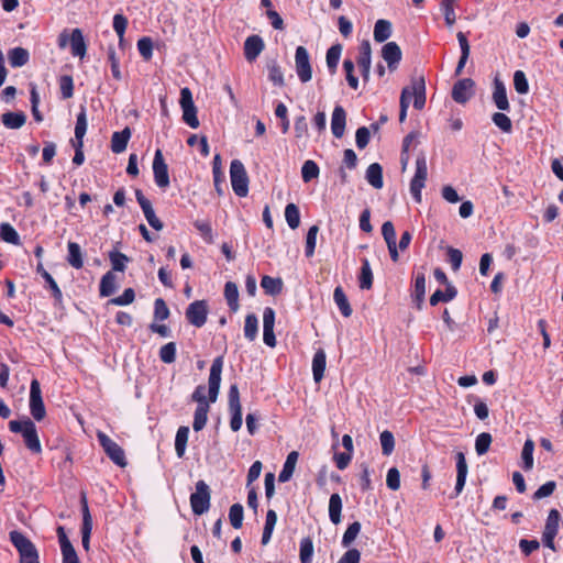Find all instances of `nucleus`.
I'll return each instance as SVG.
<instances>
[{
	"instance_id": "obj_1",
	"label": "nucleus",
	"mask_w": 563,
	"mask_h": 563,
	"mask_svg": "<svg viewBox=\"0 0 563 563\" xmlns=\"http://www.w3.org/2000/svg\"><path fill=\"white\" fill-rule=\"evenodd\" d=\"M223 367V357L218 356L213 360L210 374L208 379V398L206 399V387L203 385H199L196 387L195 391L191 395V399L198 404V406L209 405V402L213 404L218 399L220 384H221V373Z\"/></svg>"
},
{
	"instance_id": "obj_2",
	"label": "nucleus",
	"mask_w": 563,
	"mask_h": 563,
	"mask_svg": "<svg viewBox=\"0 0 563 563\" xmlns=\"http://www.w3.org/2000/svg\"><path fill=\"white\" fill-rule=\"evenodd\" d=\"M9 538L19 553V563H35V545L22 532L12 530Z\"/></svg>"
},
{
	"instance_id": "obj_3",
	"label": "nucleus",
	"mask_w": 563,
	"mask_h": 563,
	"mask_svg": "<svg viewBox=\"0 0 563 563\" xmlns=\"http://www.w3.org/2000/svg\"><path fill=\"white\" fill-rule=\"evenodd\" d=\"M230 178L234 194L239 197H245L249 194V176L243 163L233 159L230 165Z\"/></svg>"
},
{
	"instance_id": "obj_4",
	"label": "nucleus",
	"mask_w": 563,
	"mask_h": 563,
	"mask_svg": "<svg viewBox=\"0 0 563 563\" xmlns=\"http://www.w3.org/2000/svg\"><path fill=\"white\" fill-rule=\"evenodd\" d=\"M9 429L13 433H20L24 438L26 446L35 451V424L29 417H21L9 422Z\"/></svg>"
},
{
	"instance_id": "obj_5",
	"label": "nucleus",
	"mask_w": 563,
	"mask_h": 563,
	"mask_svg": "<svg viewBox=\"0 0 563 563\" xmlns=\"http://www.w3.org/2000/svg\"><path fill=\"white\" fill-rule=\"evenodd\" d=\"M211 493L203 481L196 483V492L190 496V506L195 515H202L209 510Z\"/></svg>"
},
{
	"instance_id": "obj_6",
	"label": "nucleus",
	"mask_w": 563,
	"mask_h": 563,
	"mask_svg": "<svg viewBox=\"0 0 563 563\" xmlns=\"http://www.w3.org/2000/svg\"><path fill=\"white\" fill-rule=\"evenodd\" d=\"M427 176V159L424 154H420L416 159V173L410 181V192L418 203L421 202V190L426 185Z\"/></svg>"
},
{
	"instance_id": "obj_7",
	"label": "nucleus",
	"mask_w": 563,
	"mask_h": 563,
	"mask_svg": "<svg viewBox=\"0 0 563 563\" xmlns=\"http://www.w3.org/2000/svg\"><path fill=\"white\" fill-rule=\"evenodd\" d=\"M97 438L109 459L120 467H124L126 459L123 449L102 431L97 432Z\"/></svg>"
},
{
	"instance_id": "obj_8",
	"label": "nucleus",
	"mask_w": 563,
	"mask_h": 563,
	"mask_svg": "<svg viewBox=\"0 0 563 563\" xmlns=\"http://www.w3.org/2000/svg\"><path fill=\"white\" fill-rule=\"evenodd\" d=\"M179 103L183 110V120L185 123L192 129H197L199 126L197 108L192 100V93L188 87H185L180 90Z\"/></svg>"
},
{
	"instance_id": "obj_9",
	"label": "nucleus",
	"mask_w": 563,
	"mask_h": 563,
	"mask_svg": "<svg viewBox=\"0 0 563 563\" xmlns=\"http://www.w3.org/2000/svg\"><path fill=\"white\" fill-rule=\"evenodd\" d=\"M229 410L231 412L230 427L236 432L242 427V406L240 402V393L238 386L231 385L228 394Z\"/></svg>"
},
{
	"instance_id": "obj_10",
	"label": "nucleus",
	"mask_w": 563,
	"mask_h": 563,
	"mask_svg": "<svg viewBox=\"0 0 563 563\" xmlns=\"http://www.w3.org/2000/svg\"><path fill=\"white\" fill-rule=\"evenodd\" d=\"M560 520H561L560 512L556 509H551L549 511V515H548V518L545 521V526H544V530L542 533L543 544L553 551H555L554 539L559 531Z\"/></svg>"
},
{
	"instance_id": "obj_11",
	"label": "nucleus",
	"mask_w": 563,
	"mask_h": 563,
	"mask_svg": "<svg viewBox=\"0 0 563 563\" xmlns=\"http://www.w3.org/2000/svg\"><path fill=\"white\" fill-rule=\"evenodd\" d=\"M296 71L301 82H308L312 78V69L309 54L306 47L298 46L295 54Z\"/></svg>"
},
{
	"instance_id": "obj_12",
	"label": "nucleus",
	"mask_w": 563,
	"mask_h": 563,
	"mask_svg": "<svg viewBox=\"0 0 563 563\" xmlns=\"http://www.w3.org/2000/svg\"><path fill=\"white\" fill-rule=\"evenodd\" d=\"M208 316V305L206 300H196L191 302L186 310L188 322L197 328H201Z\"/></svg>"
},
{
	"instance_id": "obj_13",
	"label": "nucleus",
	"mask_w": 563,
	"mask_h": 563,
	"mask_svg": "<svg viewBox=\"0 0 563 563\" xmlns=\"http://www.w3.org/2000/svg\"><path fill=\"white\" fill-rule=\"evenodd\" d=\"M153 174L155 184L165 189L169 186L168 167L164 161V156L161 150H156L153 159Z\"/></svg>"
},
{
	"instance_id": "obj_14",
	"label": "nucleus",
	"mask_w": 563,
	"mask_h": 563,
	"mask_svg": "<svg viewBox=\"0 0 563 563\" xmlns=\"http://www.w3.org/2000/svg\"><path fill=\"white\" fill-rule=\"evenodd\" d=\"M135 197L148 224L156 231L163 230V222L156 217L151 201L143 195L142 190L136 189Z\"/></svg>"
},
{
	"instance_id": "obj_15",
	"label": "nucleus",
	"mask_w": 563,
	"mask_h": 563,
	"mask_svg": "<svg viewBox=\"0 0 563 563\" xmlns=\"http://www.w3.org/2000/svg\"><path fill=\"white\" fill-rule=\"evenodd\" d=\"M474 81L471 78H464L454 84L452 98L457 103L467 102L474 95Z\"/></svg>"
},
{
	"instance_id": "obj_16",
	"label": "nucleus",
	"mask_w": 563,
	"mask_h": 563,
	"mask_svg": "<svg viewBox=\"0 0 563 563\" xmlns=\"http://www.w3.org/2000/svg\"><path fill=\"white\" fill-rule=\"evenodd\" d=\"M81 506H82V526H81V543L82 548L88 551L90 544V536L92 531V518L88 508V503L86 495L81 496Z\"/></svg>"
},
{
	"instance_id": "obj_17",
	"label": "nucleus",
	"mask_w": 563,
	"mask_h": 563,
	"mask_svg": "<svg viewBox=\"0 0 563 563\" xmlns=\"http://www.w3.org/2000/svg\"><path fill=\"white\" fill-rule=\"evenodd\" d=\"M357 65L361 68L362 77L367 80L371 73L372 47L367 40H364L358 47Z\"/></svg>"
},
{
	"instance_id": "obj_18",
	"label": "nucleus",
	"mask_w": 563,
	"mask_h": 563,
	"mask_svg": "<svg viewBox=\"0 0 563 563\" xmlns=\"http://www.w3.org/2000/svg\"><path fill=\"white\" fill-rule=\"evenodd\" d=\"M401 56V49L396 42H388L382 48V57L387 63V66L391 71L398 67Z\"/></svg>"
},
{
	"instance_id": "obj_19",
	"label": "nucleus",
	"mask_w": 563,
	"mask_h": 563,
	"mask_svg": "<svg viewBox=\"0 0 563 563\" xmlns=\"http://www.w3.org/2000/svg\"><path fill=\"white\" fill-rule=\"evenodd\" d=\"M57 532L63 555V563H79L78 555L69 539L67 538L64 528L59 527Z\"/></svg>"
},
{
	"instance_id": "obj_20",
	"label": "nucleus",
	"mask_w": 563,
	"mask_h": 563,
	"mask_svg": "<svg viewBox=\"0 0 563 563\" xmlns=\"http://www.w3.org/2000/svg\"><path fill=\"white\" fill-rule=\"evenodd\" d=\"M265 47L264 41L258 35H251L244 42V56L249 62L255 60Z\"/></svg>"
},
{
	"instance_id": "obj_21",
	"label": "nucleus",
	"mask_w": 563,
	"mask_h": 563,
	"mask_svg": "<svg viewBox=\"0 0 563 563\" xmlns=\"http://www.w3.org/2000/svg\"><path fill=\"white\" fill-rule=\"evenodd\" d=\"M410 92L413 98V107L421 110L426 104V82L422 76L412 78Z\"/></svg>"
},
{
	"instance_id": "obj_22",
	"label": "nucleus",
	"mask_w": 563,
	"mask_h": 563,
	"mask_svg": "<svg viewBox=\"0 0 563 563\" xmlns=\"http://www.w3.org/2000/svg\"><path fill=\"white\" fill-rule=\"evenodd\" d=\"M346 113L341 106H336L332 112L331 118V130L335 137L340 139L343 136L345 131Z\"/></svg>"
},
{
	"instance_id": "obj_23",
	"label": "nucleus",
	"mask_w": 563,
	"mask_h": 563,
	"mask_svg": "<svg viewBox=\"0 0 563 563\" xmlns=\"http://www.w3.org/2000/svg\"><path fill=\"white\" fill-rule=\"evenodd\" d=\"M468 467L464 456V453L459 452L456 454V484H455V496L460 495L465 486Z\"/></svg>"
},
{
	"instance_id": "obj_24",
	"label": "nucleus",
	"mask_w": 563,
	"mask_h": 563,
	"mask_svg": "<svg viewBox=\"0 0 563 563\" xmlns=\"http://www.w3.org/2000/svg\"><path fill=\"white\" fill-rule=\"evenodd\" d=\"M130 137L131 130L129 128H124L120 132H114L111 137V151L115 154L124 152Z\"/></svg>"
},
{
	"instance_id": "obj_25",
	"label": "nucleus",
	"mask_w": 563,
	"mask_h": 563,
	"mask_svg": "<svg viewBox=\"0 0 563 563\" xmlns=\"http://www.w3.org/2000/svg\"><path fill=\"white\" fill-rule=\"evenodd\" d=\"M494 84H495L494 92H493L494 103L501 111L509 110L510 106L508 102L507 92H506V88H505L504 84L498 79H495Z\"/></svg>"
},
{
	"instance_id": "obj_26",
	"label": "nucleus",
	"mask_w": 563,
	"mask_h": 563,
	"mask_svg": "<svg viewBox=\"0 0 563 563\" xmlns=\"http://www.w3.org/2000/svg\"><path fill=\"white\" fill-rule=\"evenodd\" d=\"M298 456H299V454L297 451H291L287 455V459L284 463L283 470L280 471V473L278 475V481L280 483H286L291 478L295 467H296V464H297V461H298Z\"/></svg>"
},
{
	"instance_id": "obj_27",
	"label": "nucleus",
	"mask_w": 563,
	"mask_h": 563,
	"mask_svg": "<svg viewBox=\"0 0 563 563\" xmlns=\"http://www.w3.org/2000/svg\"><path fill=\"white\" fill-rule=\"evenodd\" d=\"M365 178L375 189L383 188V168L378 163L371 164L366 169Z\"/></svg>"
},
{
	"instance_id": "obj_28",
	"label": "nucleus",
	"mask_w": 563,
	"mask_h": 563,
	"mask_svg": "<svg viewBox=\"0 0 563 563\" xmlns=\"http://www.w3.org/2000/svg\"><path fill=\"white\" fill-rule=\"evenodd\" d=\"M325 353L323 350H318L312 360V374L316 383H320L324 375L325 363H327Z\"/></svg>"
},
{
	"instance_id": "obj_29",
	"label": "nucleus",
	"mask_w": 563,
	"mask_h": 563,
	"mask_svg": "<svg viewBox=\"0 0 563 563\" xmlns=\"http://www.w3.org/2000/svg\"><path fill=\"white\" fill-rule=\"evenodd\" d=\"M1 121L8 129H20L25 124L26 117L22 111L5 112L1 115Z\"/></svg>"
},
{
	"instance_id": "obj_30",
	"label": "nucleus",
	"mask_w": 563,
	"mask_h": 563,
	"mask_svg": "<svg viewBox=\"0 0 563 563\" xmlns=\"http://www.w3.org/2000/svg\"><path fill=\"white\" fill-rule=\"evenodd\" d=\"M342 498L339 494H332L329 499V518L333 525L341 522Z\"/></svg>"
},
{
	"instance_id": "obj_31",
	"label": "nucleus",
	"mask_w": 563,
	"mask_h": 563,
	"mask_svg": "<svg viewBox=\"0 0 563 563\" xmlns=\"http://www.w3.org/2000/svg\"><path fill=\"white\" fill-rule=\"evenodd\" d=\"M374 40L378 43H383L388 40L391 35V23L388 20L379 19L376 21L374 26Z\"/></svg>"
},
{
	"instance_id": "obj_32",
	"label": "nucleus",
	"mask_w": 563,
	"mask_h": 563,
	"mask_svg": "<svg viewBox=\"0 0 563 563\" xmlns=\"http://www.w3.org/2000/svg\"><path fill=\"white\" fill-rule=\"evenodd\" d=\"M224 297L231 311L236 312L239 310V289L236 284L228 282L224 285Z\"/></svg>"
},
{
	"instance_id": "obj_33",
	"label": "nucleus",
	"mask_w": 563,
	"mask_h": 563,
	"mask_svg": "<svg viewBox=\"0 0 563 563\" xmlns=\"http://www.w3.org/2000/svg\"><path fill=\"white\" fill-rule=\"evenodd\" d=\"M457 41L461 47V57L455 69V75H460L462 73L470 56V44L463 32L457 33Z\"/></svg>"
},
{
	"instance_id": "obj_34",
	"label": "nucleus",
	"mask_w": 563,
	"mask_h": 563,
	"mask_svg": "<svg viewBox=\"0 0 563 563\" xmlns=\"http://www.w3.org/2000/svg\"><path fill=\"white\" fill-rule=\"evenodd\" d=\"M29 52L23 47H14L8 52L9 63L12 67H22L29 62Z\"/></svg>"
},
{
	"instance_id": "obj_35",
	"label": "nucleus",
	"mask_w": 563,
	"mask_h": 563,
	"mask_svg": "<svg viewBox=\"0 0 563 563\" xmlns=\"http://www.w3.org/2000/svg\"><path fill=\"white\" fill-rule=\"evenodd\" d=\"M456 294H457L456 288L453 285L448 284V287L445 288L444 291L438 289L432 294V296L430 297V305L437 306L441 301L448 302V301L454 299Z\"/></svg>"
},
{
	"instance_id": "obj_36",
	"label": "nucleus",
	"mask_w": 563,
	"mask_h": 563,
	"mask_svg": "<svg viewBox=\"0 0 563 563\" xmlns=\"http://www.w3.org/2000/svg\"><path fill=\"white\" fill-rule=\"evenodd\" d=\"M333 299L340 309L341 313L347 318L352 314V308L341 286H338L333 291Z\"/></svg>"
},
{
	"instance_id": "obj_37",
	"label": "nucleus",
	"mask_w": 563,
	"mask_h": 563,
	"mask_svg": "<svg viewBox=\"0 0 563 563\" xmlns=\"http://www.w3.org/2000/svg\"><path fill=\"white\" fill-rule=\"evenodd\" d=\"M189 435V428L186 426H181L178 428L176 438H175V451L178 457H183L186 452L187 442Z\"/></svg>"
},
{
	"instance_id": "obj_38",
	"label": "nucleus",
	"mask_w": 563,
	"mask_h": 563,
	"mask_svg": "<svg viewBox=\"0 0 563 563\" xmlns=\"http://www.w3.org/2000/svg\"><path fill=\"white\" fill-rule=\"evenodd\" d=\"M70 47L74 56L82 57L86 54V44L79 29H75L71 33Z\"/></svg>"
},
{
	"instance_id": "obj_39",
	"label": "nucleus",
	"mask_w": 563,
	"mask_h": 563,
	"mask_svg": "<svg viewBox=\"0 0 563 563\" xmlns=\"http://www.w3.org/2000/svg\"><path fill=\"white\" fill-rule=\"evenodd\" d=\"M68 256L67 261L70 266L76 269H79L84 265L82 254L80 246L76 242H68Z\"/></svg>"
},
{
	"instance_id": "obj_40",
	"label": "nucleus",
	"mask_w": 563,
	"mask_h": 563,
	"mask_svg": "<svg viewBox=\"0 0 563 563\" xmlns=\"http://www.w3.org/2000/svg\"><path fill=\"white\" fill-rule=\"evenodd\" d=\"M87 115L86 109L81 107L80 112L77 114L76 125H75V139L71 142L84 143V136L87 132Z\"/></svg>"
},
{
	"instance_id": "obj_41",
	"label": "nucleus",
	"mask_w": 563,
	"mask_h": 563,
	"mask_svg": "<svg viewBox=\"0 0 563 563\" xmlns=\"http://www.w3.org/2000/svg\"><path fill=\"white\" fill-rule=\"evenodd\" d=\"M276 522L277 514L275 510L269 509L266 514V521L262 534V544L266 545L271 541Z\"/></svg>"
},
{
	"instance_id": "obj_42",
	"label": "nucleus",
	"mask_w": 563,
	"mask_h": 563,
	"mask_svg": "<svg viewBox=\"0 0 563 563\" xmlns=\"http://www.w3.org/2000/svg\"><path fill=\"white\" fill-rule=\"evenodd\" d=\"M261 286L264 291L268 295H278L283 290V280L280 278H274L271 276H263Z\"/></svg>"
},
{
	"instance_id": "obj_43",
	"label": "nucleus",
	"mask_w": 563,
	"mask_h": 563,
	"mask_svg": "<svg viewBox=\"0 0 563 563\" xmlns=\"http://www.w3.org/2000/svg\"><path fill=\"white\" fill-rule=\"evenodd\" d=\"M533 451L534 442L531 439H527L521 451L522 467L525 471L533 468Z\"/></svg>"
},
{
	"instance_id": "obj_44",
	"label": "nucleus",
	"mask_w": 563,
	"mask_h": 563,
	"mask_svg": "<svg viewBox=\"0 0 563 563\" xmlns=\"http://www.w3.org/2000/svg\"><path fill=\"white\" fill-rule=\"evenodd\" d=\"M373 286V272L367 258L362 260V267L360 274V288L371 289Z\"/></svg>"
},
{
	"instance_id": "obj_45",
	"label": "nucleus",
	"mask_w": 563,
	"mask_h": 563,
	"mask_svg": "<svg viewBox=\"0 0 563 563\" xmlns=\"http://www.w3.org/2000/svg\"><path fill=\"white\" fill-rule=\"evenodd\" d=\"M208 412L209 405L197 406L192 422V428L195 431H200L206 427L208 421Z\"/></svg>"
},
{
	"instance_id": "obj_46",
	"label": "nucleus",
	"mask_w": 563,
	"mask_h": 563,
	"mask_svg": "<svg viewBox=\"0 0 563 563\" xmlns=\"http://www.w3.org/2000/svg\"><path fill=\"white\" fill-rule=\"evenodd\" d=\"M212 174L216 190L219 195H222V183L224 181V174L221 169V157L219 154H217L213 158Z\"/></svg>"
},
{
	"instance_id": "obj_47",
	"label": "nucleus",
	"mask_w": 563,
	"mask_h": 563,
	"mask_svg": "<svg viewBox=\"0 0 563 563\" xmlns=\"http://www.w3.org/2000/svg\"><path fill=\"white\" fill-rule=\"evenodd\" d=\"M258 332V319L255 314L250 313L245 317L244 336L249 341H254Z\"/></svg>"
},
{
	"instance_id": "obj_48",
	"label": "nucleus",
	"mask_w": 563,
	"mask_h": 563,
	"mask_svg": "<svg viewBox=\"0 0 563 563\" xmlns=\"http://www.w3.org/2000/svg\"><path fill=\"white\" fill-rule=\"evenodd\" d=\"M37 272H41L42 277L45 279L47 288L51 290L52 296L57 302L62 301L63 294L59 289L55 279L48 274L45 269H43L40 265H37Z\"/></svg>"
},
{
	"instance_id": "obj_49",
	"label": "nucleus",
	"mask_w": 563,
	"mask_h": 563,
	"mask_svg": "<svg viewBox=\"0 0 563 563\" xmlns=\"http://www.w3.org/2000/svg\"><path fill=\"white\" fill-rule=\"evenodd\" d=\"M115 291V276L113 273H106L100 282V296L109 297Z\"/></svg>"
},
{
	"instance_id": "obj_50",
	"label": "nucleus",
	"mask_w": 563,
	"mask_h": 563,
	"mask_svg": "<svg viewBox=\"0 0 563 563\" xmlns=\"http://www.w3.org/2000/svg\"><path fill=\"white\" fill-rule=\"evenodd\" d=\"M0 239L7 243H11L14 245H18L20 243V238L15 229L7 223L3 222L0 225Z\"/></svg>"
},
{
	"instance_id": "obj_51",
	"label": "nucleus",
	"mask_w": 563,
	"mask_h": 563,
	"mask_svg": "<svg viewBox=\"0 0 563 563\" xmlns=\"http://www.w3.org/2000/svg\"><path fill=\"white\" fill-rule=\"evenodd\" d=\"M285 219L290 229L295 230L300 224V212L295 203H288L285 208Z\"/></svg>"
},
{
	"instance_id": "obj_52",
	"label": "nucleus",
	"mask_w": 563,
	"mask_h": 563,
	"mask_svg": "<svg viewBox=\"0 0 563 563\" xmlns=\"http://www.w3.org/2000/svg\"><path fill=\"white\" fill-rule=\"evenodd\" d=\"M319 173V166L311 159L306 161L301 167V177L305 183H309L310 180L317 178Z\"/></svg>"
},
{
	"instance_id": "obj_53",
	"label": "nucleus",
	"mask_w": 563,
	"mask_h": 563,
	"mask_svg": "<svg viewBox=\"0 0 563 563\" xmlns=\"http://www.w3.org/2000/svg\"><path fill=\"white\" fill-rule=\"evenodd\" d=\"M424 296H426V277H424V274H418L416 276L415 290H413V297H415V300L417 301L418 308L421 307V303L424 300Z\"/></svg>"
},
{
	"instance_id": "obj_54",
	"label": "nucleus",
	"mask_w": 563,
	"mask_h": 563,
	"mask_svg": "<svg viewBox=\"0 0 563 563\" xmlns=\"http://www.w3.org/2000/svg\"><path fill=\"white\" fill-rule=\"evenodd\" d=\"M313 543L310 538H303L300 541L299 558L301 563H312Z\"/></svg>"
},
{
	"instance_id": "obj_55",
	"label": "nucleus",
	"mask_w": 563,
	"mask_h": 563,
	"mask_svg": "<svg viewBox=\"0 0 563 563\" xmlns=\"http://www.w3.org/2000/svg\"><path fill=\"white\" fill-rule=\"evenodd\" d=\"M379 441H380L383 454L386 456H389L394 452V449H395L394 434L390 431L385 430L380 433Z\"/></svg>"
},
{
	"instance_id": "obj_56",
	"label": "nucleus",
	"mask_w": 563,
	"mask_h": 563,
	"mask_svg": "<svg viewBox=\"0 0 563 563\" xmlns=\"http://www.w3.org/2000/svg\"><path fill=\"white\" fill-rule=\"evenodd\" d=\"M194 227L197 229L205 242L209 244L213 243V232L209 221L196 220L194 222Z\"/></svg>"
},
{
	"instance_id": "obj_57",
	"label": "nucleus",
	"mask_w": 563,
	"mask_h": 563,
	"mask_svg": "<svg viewBox=\"0 0 563 563\" xmlns=\"http://www.w3.org/2000/svg\"><path fill=\"white\" fill-rule=\"evenodd\" d=\"M342 52V46L340 44L332 45L327 52V65L331 73H334Z\"/></svg>"
},
{
	"instance_id": "obj_58",
	"label": "nucleus",
	"mask_w": 563,
	"mask_h": 563,
	"mask_svg": "<svg viewBox=\"0 0 563 563\" xmlns=\"http://www.w3.org/2000/svg\"><path fill=\"white\" fill-rule=\"evenodd\" d=\"M492 435L488 432H482L477 435L475 441V451L478 455H484L488 452L492 444Z\"/></svg>"
},
{
	"instance_id": "obj_59",
	"label": "nucleus",
	"mask_w": 563,
	"mask_h": 563,
	"mask_svg": "<svg viewBox=\"0 0 563 563\" xmlns=\"http://www.w3.org/2000/svg\"><path fill=\"white\" fill-rule=\"evenodd\" d=\"M230 523L234 529H240L243 522V506L241 504H233L229 511Z\"/></svg>"
},
{
	"instance_id": "obj_60",
	"label": "nucleus",
	"mask_w": 563,
	"mask_h": 563,
	"mask_svg": "<svg viewBox=\"0 0 563 563\" xmlns=\"http://www.w3.org/2000/svg\"><path fill=\"white\" fill-rule=\"evenodd\" d=\"M318 232H319L318 225H312L308 230L307 238H306V250H305L307 257H311L314 254Z\"/></svg>"
},
{
	"instance_id": "obj_61",
	"label": "nucleus",
	"mask_w": 563,
	"mask_h": 563,
	"mask_svg": "<svg viewBox=\"0 0 563 563\" xmlns=\"http://www.w3.org/2000/svg\"><path fill=\"white\" fill-rule=\"evenodd\" d=\"M360 531H361V523L358 521H354L353 523H351L343 534L342 545L345 548L350 547L351 543L358 536Z\"/></svg>"
},
{
	"instance_id": "obj_62",
	"label": "nucleus",
	"mask_w": 563,
	"mask_h": 563,
	"mask_svg": "<svg viewBox=\"0 0 563 563\" xmlns=\"http://www.w3.org/2000/svg\"><path fill=\"white\" fill-rule=\"evenodd\" d=\"M493 122L496 126H498L503 132L510 133L512 131V123L508 115L501 112H495L492 117Z\"/></svg>"
},
{
	"instance_id": "obj_63",
	"label": "nucleus",
	"mask_w": 563,
	"mask_h": 563,
	"mask_svg": "<svg viewBox=\"0 0 563 563\" xmlns=\"http://www.w3.org/2000/svg\"><path fill=\"white\" fill-rule=\"evenodd\" d=\"M109 258L112 265L113 271L123 272L129 262V257L120 252H111L109 254Z\"/></svg>"
},
{
	"instance_id": "obj_64",
	"label": "nucleus",
	"mask_w": 563,
	"mask_h": 563,
	"mask_svg": "<svg viewBox=\"0 0 563 563\" xmlns=\"http://www.w3.org/2000/svg\"><path fill=\"white\" fill-rule=\"evenodd\" d=\"M159 358L166 364H170L176 358V344L174 342L166 343L159 350Z\"/></svg>"
}]
</instances>
